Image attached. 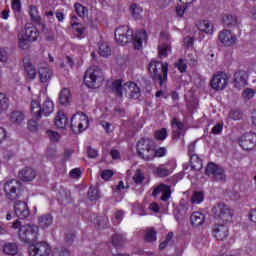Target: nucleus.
<instances>
[{
  "label": "nucleus",
  "mask_w": 256,
  "mask_h": 256,
  "mask_svg": "<svg viewBox=\"0 0 256 256\" xmlns=\"http://www.w3.org/2000/svg\"><path fill=\"white\" fill-rule=\"evenodd\" d=\"M115 39L119 45H127L129 41H133L134 49H141L143 41H147V32L139 31L133 36V31L129 26H120L115 30Z\"/></svg>",
  "instance_id": "f257e3e1"
},
{
  "label": "nucleus",
  "mask_w": 256,
  "mask_h": 256,
  "mask_svg": "<svg viewBox=\"0 0 256 256\" xmlns=\"http://www.w3.org/2000/svg\"><path fill=\"white\" fill-rule=\"evenodd\" d=\"M111 89L119 97H123V95H126L130 99H139L141 97V88L135 82H126L123 84V81L115 80L112 82Z\"/></svg>",
  "instance_id": "f03ea898"
},
{
  "label": "nucleus",
  "mask_w": 256,
  "mask_h": 256,
  "mask_svg": "<svg viewBox=\"0 0 256 256\" xmlns=\"http://www.w3.org/2000/svg\"><path fill=\"white\" fill-rule=\"evenodd\" d=\"M148 71L153 81H158L161 89H165V83H167V75L169 73V64L152 60L148 65Z\"/></svg>",
  "instance_id": "7ed1b4c3"
},
{
  "label": "nucleus",
  "mask_w": 256,
  "mask_h": 256,
  "mask_svg": "<svg viewBox=\"0 0 256 256\" xmlns=\"http://www.w3.org/2000/svg\"><path fill=\"white\" fill-rule=\"evenodd\" d=\"M13 229H19V237L24 243H33L37 241L39 227L35 224L22 225L21 221L16 220L12 224Z\"/></svg>",
  "instance_id": "20e7f679"
},
{
  "label": "nucleus",
  "mask_w": 256,
  "mask_h": 256,
  "mask_svg": "<svg viewBox=\"0 0 256 256\" xmlns=\"http://www.w3.org/2000/svg\"><path fill=\"white\" fill-rule=\"evenodd\" d=\"M39 37V31L37 28L31 24H27L24 30H21L18 35V47L23 50L29 49L33 41H37Z\"/></svg>",
  "instance_id": "39448f33"
},
{
  "label": "nucleus",
  "mask_w": 256,
  "mask_h": 256,
  "mask_svg": "<svg viewBox=\"0 0 256 256\" xmlns=\"http://www.w3.org/2000/svg\"><path fill=\"white\" fill-rule=\"evenodd\" d=\"M53 111H55V105L49 98H47L42 105L39 104V100L33 99L31 101V112L35 119H40L42 115L49 117Z\"/></svg>",
  "instance_id": "423d86ee"
},
{
  "label": "nucleus",
  "mask_w": 256,
  "mask_h": 256,
  "mask_svg": "<svg viewBox=\"0 0 256 256\" xmlns=\"http://www.w3.org/2000/svg\"><path fill=\"white\" fill-rule=\"evenodd\" d=\"M105 81V76L103 72L96 67L88 68L84 75V83L90 89H99L100 85H103Z\"/></svg>",
  "instance_id": "0eeeda50"
},
{
  "label": "nucleus",
  "mask_w": 256,
  "mask_h": 256,
  "mask_svg": "<svg viewBox=\"0 0 256 256\" xmlns=\"http://www.w3.org/2000/svg\"><path fill=\"white\" fill-rule=\"evenodd\" d=\"M212 215L218 221V223H231L235 212L229 206L224 203H219L212 208Z\"/></svg>",
  "instance_id": "6e6552de"
},
{
  "label": "nucleus",
  "mask_w": 256,
  "mask_h": 256,
  "mask_svg": "<svg viewBox=\"0 0 256 256\" xmlns=\"http://www.w3.org/2000/svg\"><path fill=\"white\" fill-rule=\"evenodd\" d=\"M21 187L22 184L17 179H11L4 183V193L7 199L10 201H17V199H21Z\"/></svg>",
  "instance_id": "1a4fd4ad"
},
{
  "label": "nucleus",
  "mask_w": 256,
  "mask_h": 256,
  "mask_svg": "<svg viewBox=\"0 0 256 256\" xmlns=\"http://www.w3.org/2000/svg\"><path fill=\"white\" fill-rule=\"evenodd\" d=\"M153 140L141 138L137 144V152L144 161H153Z\"/></svg>",
  "instance_id": "9d476101"
},
{
  "label": "nucleus",
  "mask_w": 256,
  "mask_h": 256,
  "mask_svg": "<svg viewBox=\"0 0 256 256\" xmlns=\"http://www.w3.org/2000/svg\"><path fill=\"white\" fill-rule=\"evenodd\" d=\"M70 127L75 135H79L89 127V118L83 112H79L72 116Z\"/></svg>",
  "instance_id": "9b49d317"
},
{
  "label": "nucleus",
  "mask_w": 256,
  "mask_h": 256,
  "mask_svg": "<svg viewBox=\"0 0 256 256\" xmlns=\"http://www.w3.org/2000/svg\"><path fill=\"white\" fill-rule=\"evenodd\" d=\"M206 175L212 177L214 181L225 182L227 181V175L225 174V169L223 167L210 162L206 167Z\"/></svg>",
  "instance_id": "f8f14e48"
},
{
  "label": "nucleus",
  "mask_w": 256,
  "mask_h": 256,
  "mask_svg": "<svg viewBox=\"0 0 256 256\" xmlns=\"http://www.w3.org/2000/svg\"><path fill=\"white\" fill-rule=\"evenodd\" d=\"M28 252L30 256H49L51 255V246L47 242H37L29 246Z\"/></svg>",
  "instance_id": "ddd939ff"
},
{
  "label": "nucleus",
  "mask_w": 256,
  "mask_h": 256,
  "mask_svg": "<svg viewBox=\"0 0 256 256\" xmlns=\"http://www.w3.org/2000/svg\"><path fill=\"white\" fill-rule=\"evenodd\" d=\"M210 85L214 91H223L229 85V77L227 74L220 72L213 76Z\"/></svg>",
  "instance_id": "4468645a"
},
{
  "label": "nucleus",
  "mask_w": 256,
  "mask_h": 256,
  "mask_svg": "<svg viewBox=\"0 0 256 256\" xmlns=\"http://www.w3.org/2000/svg\"><path fill=\"white\" fill-rule=\"evenodd\" d=\"M240 147L244 149V151H251V149H255L256 147V134L249 132L241 136L240 138Z\"/></svg>",
  "instance_id": "2eb2a0df"
},
{
  "label": "nucleus",
  "mask_w": 256,
  "mask_h": 256,
  "mask_svg": "<svg viewBox=\"0 0 256 256\" xmlns=\"http://www.w3.org/2000/svg\"><path fill=\"white\" fill-rule=\"evenodd\" d=\"M218 39L222 45H225V47H231L237 43V36H235V34H233L230 30L220 31Z\"/></svg>",
  "instance_id": "dca6fc26"
},
{
  "label": "nucleus",
  "mask_w": 256,
  "mask_h": 256,
  "mask_svg": "<svg viewBox=\"0 0 256 256\" xmlns=\"http://www.w3.org/2000/svg\"><path fill=\"white\" fill-rule=\"evenodd\" d=\"M212 235L217 241H225L229 237V228L224 224H215Z\"/></svg>",
  "instance_id": "f3484780"
},
{
  "label": "nucleus",
  "mask_w": 256,
  "mask_h": 256,
  "mask_svg": "<svg viewBox=\"0 0 256 256\" xmlns=\"http://www.w3.org/2000/svg\"><path fill=\"white\" fill-rule=\"evenodd\" d=\"M247 79H249V75L245 70H238L234 73L233 85L235 89H241L247 85Z\"/></svg>",
  "instance_id": "a211bd4d"
},
{
  "label": "nucleus",
  "mask_w": 256,
  "mask_h": 256,
  "mask_svg": "<svg viewBox=\"0 0 256 256\" xmlns=\"http://www.w3.org/2000/svg\"><path fill=\"white\" fill-rule=\"evenodd\" d=\"M14 211L18 219H27L30 215L29 206L23 201H16L14 203Z\"/></svg>",
  "instance_id": "6ab92c4d"
},
{
  "label": "nucleus",
  "mask_w": 256,
  "mask_h": 256,
  "mask_svg": "<svg viewBox=\"0 0 256 256\" xmlns=\"http://www.w3.org/2000/svg\"><path fill=\"white\" fill-rule=\"evenodd\" d=\"M153 197L157 195H162L160 197L161 201H169L171 199V187L166 184H160L152 192Z\"/></svg>",
  "instance_id": "aec40b11"
},
{
  "label": "nucleus",
  "mask_w": 256,
  "mask_h": 256,
  "mask_svg": "<svg viewBox=\"0 0 256 256\" xmlns=\"http://www.w3.org/2000/svg\"><path fill=\"white\" fill-rule=\"evenodd\" d=\"M38 73L41 83H49L53 75V72H51V69L49 68V65H47V63L39 64Z\"/></svg>",
  "instance_id": "412c9836"
},
{
  "label": "nucleus",
  "mask_w": 256,
  "mask_h": 256,
  "mask_svg": "<svg viewBox=\"0 0 256 256\" xmlns=\"http://www.w3.org/2000/svg\"><path fill=\"white\" fill-rule=\"evenodd\" d=\"M19 179L25 183H29L37 177V172L31 167H25L18 173Z\"/></svg>",
  "instance_id": "4be33fe9"
},
{
  "label": "nucleus",
  "mask_w": 256,
  "mask_h": 256,
  "mask_svg": "<svg viewBox=\"0 0 256 256\" xmlns=\"http://www.w3.org/2000/svg\"><path fill=\"white\" fill-rule=\"evenodd\" d=\"M198 31L206 33V35H213V24L208 20H201L196 24Z\"/></svg>",
  "instance_id": "5701e85b"
},
{
  "label": "nucleus",
  "mask_w": 256,
  "mask_h": 256,
  "mask_svg": "<svg viewBox=\"0 0 256 256\" xmlns=\"http://www.w3.org/2000/svg\"><path fill=\"white\" fill-rule=\"evenodd\" d=\"M67 123H69V119L63 111H58L57 116L55 118V125L58 129H65L67 127Z\"/></svg>",
  "instance_id": "b1692460"
},
{
  "label": "nucleus",
  "mask_w": 256,
  "mask_h": 256,
  "mask_svg": "<svg viewBox=\"0 0 256 256\" xmlns=\"http://www.w3.org/2000/svg\"><path fill=\"white\" fill-rule=\"evenodd\" d=\"M153 174L156 177H169L171 175V169L167 168L165 164H161L153 169Z\"/></svg>",
  "instance_id": "393cba45"
},
{
  "label": "nucleus",
  "mask_w": 256,
  "mask_h": 256,
  "mask_svg": "<svg viewBox=\"0 0 256 256\" xmlns=\"http://www.w3.org/2000/svg\"><path fill=\"white\" fill-rule=\"evenodd\" d=\"M59 102L61 105H69L71 103V90L63 88L59 94Z\"/></svg>",
  "instance_id": "a878e982"
},
{
  "label": "nucleus",
  "mask_w": 256,
  "mask_h": 256,
  "mask_svg": "<svg viewBox=\"0 0 256 256\" xmlns=\"http://www.w3.org/2000/svg\"><path fill=\"white\" fill-rule=\"evenodd\" d=\"M38 223L42 229H47L53 225V216L51 214H44L38 218Z\"/></svg>",
  "instance_id": "bb28decb"
},
{
  "label": "nucleus",
  "mask_w": 256,
  "mask_h": 256,
  "mask_svg": "<svg viewBox=\"0 0 256 256\" xmlns=\"http://www.w3.org/2000/svg\"><path fill=\"white\" fill-rule=\"evenodd\" d=\"M3 253L11 256L17 255V253H19V247L17 246V243H5L3 245Z\"/></svg>",
  "instance_id": "cd10ccee"
},
{
  "label": "nucleus",
  "mask_w": 256,
  "mask_h": 256,
  "mask_svg": "<svg viewBox=\"0 0 256 256\" xmlns=\"http://www.w3.org/2000/svg\"><path fill=\"white\" fill-rule=\"evenodd\" d=\"M10 121L13 125H21L25 121V114L21 111H14L10 114Z\"/></svg>",
  "instance_id": "c85d7f7f"
},
{
  "label": "nucleus",
  "mask_w": 256,
  "mask_h": 256,
  "mask_svg": "<svg viewBox=\"0 0 256 256\" xmlns=\"http://www.w3.org/2000/svg\"><path fill=\"white\" fill-rule=\"evenodd\" d=\"M190 221L194 227H199L205 223V216L200 212H194L190 216Z\"/></svg>",
  "instance_id": "c756f323"
},
{
  "label": "nucleus",
  "mask_w": 256,
  "mask_h": 256,
  "mask_svg": "<svg viewBox=\"0 0 256 256\" xmlns=\"http://www.w3.org/2000/svg\"><path fill=\"white\" fill-rule=\"evenodd\" d=\"M190 163L194 171H201V169H203V160H201L197 154H192L190 156Z\"/></svg>",
  "instance_id": "7c9ffc66"
},
{
  "label": "nucleus",
  "mask_w": 256,
  "mask_h": 256,
  "mask_svg": "<svg viewBox=\"0 0 256 256\" xmlns=\"http://www.w3.org/2000/svg\"><path fill=\"white\" fill-rule=\"evenodd\" d=\"M180 3H182V5H178L176 7V13L178 15V17H183V15H185V11L188 7V5H191V3H193V1L195 0H179Z\"/></svg>",
  "instance_id": "2f4dec72"
},
{
  "label": "nucleus",
  "mask_w": 256,
  "mask_h": 256,
  "mask_svg": "<svg viewBox=\"0 0 256 256\" xmlns=\"http://www.w3.org/2000/svg\"><path fill=\"white\" fill-rule=\"evenodd\" d=\"M24 67L27 79L32 81V79H35V77H37V69H35V66H33V64L26 63Z\"/></svg>",
  "instance_id": "473e14b6"
},
{
  "label": "nucleus",
  "mask_w": 256,
  "mask_h": 256,
  "mask_svg": "<svg viewBox=\"0 0 256 256\" xmlns=\"http://www.w3.org/2000/svg\"><path fill=\"white\" fill-rule=\"evenodd\" d=\"M222 21L226 27H235V25H237V16L233 14H225Z\"/></svg>",
  "instance_id": "72a5a7b5"
},
{
  "label": "nucleus",
  "mask_w": 256,
  "mask_h": 256,
  "mask_svg": "<svg viewBox=\"0 0 256 256\" xmlns=\"http://www.w3.org/2000/svg\"><path fill=\"white\" fill-rule=\"evenodd\" d=\"M171 53L170 44H162L158 47V55L160 59H165Z\"/></svg>",
  "instance_id": "f704fd0d"
},
{
  "label": "nucleus",
  "mask_w": 256,
  "mask_h": 256,
  "mask_svg": "<svg viewBox=\"0 0 256 256\" xmlns=\"http://www.w3.org/2000/svg\"><path fill=\"white\" fill-rule=\"evenodd\" d=\"M9 109V98L5 93H0V115Z\"/></svg>",
  "instance_id": "c9c22d12"
},
{
  "label": "nucleus",
  "mask_w": 256,
  "mask_h": 256,
  "mask_svg": "<svg viewBox=\"0 0 256 256\" xmlns=\"http://www.w3.org/2000/svg\"><path fill=\"white\" fill-rule=\"evenodd\" d=\"M111 243L114 247H121V245L125 243V236H123V234L120 233H115L112 236Z\"/></svg>",
  "instance_id": "e433bc0d"
},
{
  "label": "nucleus",
  "mask_w": 256,
  "mask_h": 256,
  "mask_svg": "<svg viewBox=\"0 0 256 256\" xmlns=\"http://www.w3.org/2000/svg\"><path fill=\"white\" fill-rule=\"evenodd\" d=\"M144 240L147 243H153V241H157V231H155L153 228L147 229Z\"/></svg>",
  "instance_id": "4c0bfd02"
},
{
  "label": "nucleus",
  "mask_w": 256,
  "mask_h": 256,
  "mask_svg": "<svg viewBox=\"0 0 256 256\" xmlns=\"http://www.w3.org/2000/svg\"><path fill=\"white\" fill-rule=\"evenodd\" d=\"M99 55L101 57H109V55H111V48L109 47V44L103 42L99 45Z\"/></svg>",
  "instance_id": "58836bf2"
},
{
  "label": "nucleus",
  "mask_w": 256,
  "mask_h": 256,
  "mask_svg": "<svg viewBox=\"0 0 256 256\" xmlns=\"http://www.w3.org/2000/svg\"><path fill=\"white\" fill-rule=\"evenodd\" d=\"M228 117L229 119H232V121H241V119H243V112L238 109H232L230 110Z\"/></svg>",
  "instance_id": "ea45409f"
},
{
  "label": "nucleus",
  "mask_w": 256,
  "mask_h": 256,
  "mask_svg": "<svg viewBox=\"0 0 256 256\" xmlns=\"http://www.w3.org/2000/svg\"><path fill=\"white\" fill-rule=\"evenodd\" d=\"M205 199V195H203V192H194L191 197V203L194 205H199V203H203V200Z\"/></svg>",
  "instance_id": "a19ab883"
},
{
  "label": "nucleus",
  "mask_w": 256,
  "mask_h": 256,
  "mask_svg": "<svg viewBox=\"0 0 256 256\" xmlns=\"http://www.w3.org/2000/svg\"><path fill=\"white\" fill-rule=\"evenodd\" d=\"M29 15L32 21H41V17L39 16V10H37V6H29Z\"/></svg>",
  "instance_id": "79ce46f5"
},
{
  "label": "nucleus",
  "mask_w": 256,
  "mask_h": 256,
  "mask_svg": "<svg viewBox=\"0 0 256 256\" xmlns=\"http://www.w3.org/2000/svg\"><path fill=\"white\" fill-rule=\"evenodd\" d=\"M88 197L90 201H97L101 195L99 194V190L95 187H90L88 190Z\"/></svg>",
  "instance_id": "37998d69"
},
{
  "label": "nucleus",
  "mask_w": 256,
  "mask_h": 256,
  "mask_svg": "<svg viewBox=\"0 0 256 256\" xmlns=\"http://www.w3.org/2000/svg\"><path fill=\"white\" fill-rule=\"evenodd\" d=\"M154 135L157 141H165L168 135L167 128H161L160 130H157Z\"/></svg>",
  "instance_id": "c03bdc74"
},
{
  "label": "nucleus",
  "mask_w": 256,
  "mask_h": 256,
  "mask_svg": "<svg viewBox=\"0 0 256 256\" xmlns=\"http://www.w3.org/2000/svg\"><path fill=\"white\" fill-rule=\"evenodd\" d=\"M74 7H75V11L79 17H85V15H87L88 10H87V8H85V6L81 5L80 3H76L74 5Z\"/></svg>",
  "instance_id": "a18cd8bd"
},
{
  "label": "nucleus",
  "mask_w": 256,
  "mask_h": 256,
  "mask_svg": "<svg viewBox=\"0 0 256 256\" xmlns=\"http://www.w3.org/2000/svg\"><path fill=\"white\" fill-rule=\"evenodd\" d=\"M133 181L137 185H141V183H143V181H145V174H143V172H141L140 169L136 170V173L133 176Z\"/></svg>",
  "instance_id": "49530a36"
},
{
  "label": "nucleus",
  "mask_w": 256,
  "mask_h": 256,
  "mask_svg": "<svg viewBox=\"0 0 256 256\" xmlns=\"http://www.w3.org/2000/svg\"><path fill=\"white\" fill-rule=\"evenodd\" d=\"M172 129H177V131H183L185 129V124L177 118H173L171 121Z\"/></svg>",
  "instance_id": "de8ad7c7"
},
{
  "label": "nucleus",
  "mask_w": 256,
  "mask_h": 256,
  "mask_svg": "<svg viewBox=\"0 0 256 256\" xmlns=\"http://www.w3.org/2000/svg\"><path fill=\"white\" fill-rule=\"evenodd\" d=\"M130 11L134 19H139V17H141V13L143 12V10H141V8H139L137 4H133L130 7Z\"/></svg>",
  "instance_id": "09e8293b"
},
{
  "label": "nucleus",
  "mask_w": 256,
  "mask_h": 256,
  "mask_svg": "<svg viewBox=\"0 0 256 256\" xmlns=\"http://www.w3.org/2000/svg\"><path fill=\"white\" fill-rule=\"evenodd\" d=\"M153 159H155V157H165V155H167V148L165 147H160L157 150H155V148H153Z\"/></svg>",
  "instance_id": "8fccbe9b"
},
{
  "label": "nucleus",
  "mask_w": 256,
  "mask_h": 256,
  "mask_svg": "<svg viewBox=\"0 0 256 256\" xmlns=\"http://www.w3.org/2000/svg\"><path fill=\"white\" fill-rule=\"evenodd\" d=\"M242 97L246 101H249V99H253V97H255V90L251 88H247L246 90L243 91Z\"/></svg>",
  "instance_id": "3c124183"
},
{
  "label": "nucleus",
  "mask_w": 256,
  "mask_h": 256,
  "mask_svg": "<svg viewBox=\"0 0 256 256\" xmlns=\"http://www.w3.org/2000/svg\"><path fill=\"white\" fill-rule=\"evenodd\" d=\"M47 136L50 139V141H53L54 143L59 141L61 139V135L59 133L53 131V130H47Z\"/></svg>",
  "instance_id": "603ef678"
},
{
  "label": "nucleus",
  "mask_w": 256,
  "mask_h": 256,
  "mask_svg": "<svg viewBox=\"0 0 256 256\" xmlns=\"http://www.w3.org/2000/svg\"><path fill=\"white\" fill-rule=\"evenodd\" d=\"M53 256H70L69 250L65 248H55Z\"/></svg>",
  "instance_id": "864d4df0"
},
{
  "label": "nucleus",
  "mask_w": 256,
  "mask_h": 256,
  "mask_svg": "<svg viewBox=\"0 0 256 256\" xmlns=\"http://www.w3.org/2000/svg\"><path fill=\"white\" fill-rule=\"evenodd\" d=\"M175 65L180 73H185V71H187V63H185V60L179 59Z\"/></svg>",
  "instance_id": "5fc2aeb1"
},
{
  "label": "nucleus",
  "mask_w": 256,
  "mask_h": 256,
  "mask_svg": "<svg viewBox=\"0 0 256 256\" xmlns=\"http://www.w3.org/2000/svg\"><path fill=\"white\" fill-rule=\"evenodd\" d=\"M12 9L14 13H21V0H12Z\"/></svg>",
  "instance_id": "6e6d98bb"
},
{
  "label": "nucleus",
  "mask_w": 256,
  "mask_h": 256,
  "mask_svg": "<svg viewBox=\"0 0 256 256\" xmlns=\"http://www.w3.org/2000/svg\"><path fill=\"white\" fill-rule=\"evenodd\" d=\"M7 59H9V54L7 53V50H5L4 48H0V62L7 63Z\"/></svg>",
  "instance_id": "4d7b16f0"
},
{
  "label": "nucleus",
  "mask_w": 256,
  "mask_h": 256,
  "mask_svg": "<svg viewBox=\"0 0 256 256\" xmlns=\"http://www.w3.org/2000/svg\"><path fill=\"white\" fill-rule=\"evenodd\" d=\"M125 215V212L123 210H119L115 213V221L114 223L119 224L121 221H123V216Z\"/></svg>",
  "instance_id": "13d9d810"
},
{
  "label": "nucleus",
  "mask_w": 256,
  "mask_h": 256,
  "mask_svg": "<svg viewBox=\"0 0 256 256\" xmlns=\"http://www.w3.org/2000/svg\"><path fill=\"white\" fill-rule=\"evenodd\" d=\"M101 177H102V179H104V181H109L110 177H113V171L104 170L101 173Z\"/></svg>",
  "instance_id": "bf43d9fd"
},
{
  "label": "nucleus",
  "mask_w": 256,
  "mask_h": 256,
  "mask_svg": "<svg viewBox=\"0 0 256 256\" xmlns=\"http://www.w3.org/2000/svg\"><path fill=\"white\" fill-rule=\"evenodd\" d=\"M39 124L35 120L28 121V129L30 131H37Z\"/></svg>",
  "instance_id": "052dcab7"
},
{
  "label": "nucleus",
  "mask_w": 256,
  "mask_h": 256,
  "mask_svg": "<svg viewBox=\"0 0 256 256\" xmlns=\"http://www.w3.org/2000/svg\"><path fill=\"white\" fill-rule=\"evenodd\" d=\"M70 177H72V179H77L81 177V169L79 168L72 169L70 171Z\"/></svg>",
  "instance_id": "680f3d73"
},
{
  "label": "nucleus",
  "mask_w": 256,
  "mask_h": 256,
  "mask_svg": "<svg viewBox=\"0 0 256 256\" xmlns=\"http://www.w3.org/2000/svg\"><path fill=\"white\" fill-rule=\"evenodd\" d=\"M221 131H223V126L221 124H216L213 128H212V133L214 135H219V133H221Z\"/></svg>",
  "instance_id": "e2e57ef3"
},
{
  "label": "nucleus",
  "mask_w": 256,
  "mask_h": 256,
  "mask_svg": "<svg viewBox=\"0 0 256 256\" xmlns=\"http://www.w3.org/2000/svg\"><path fill=\"white\" fill-rule=\"evenodd\" d=\"M97 155H98L97 150H95L91 147L88 148V157L90 159H95L97 157Z\"/></svg>",
  "instance_id": "0e129e2a"
},
{
  "label": "nucleus",
  "mask_w": 256,
  "mask_h": 256,
  "mask_svg": "<svg viewBox=\"0 0 256 256\" xmlns=\"http://www.w3.org/2000/svg\"><path fill=\"white\" fill-rule=\"evenodd\" d=\"M187 211H189V208L186 206H180L178 213L181 215V217H185V215L188 213Z\"/></svg>",
  "instance_id": "69168bd1"
},
{
  "label": "nucleus",
  "mask_w": 256,
  "mask_h": 256,
  "mask_svg": "<svg viewBox=\"0 0 256 256\" xmlns=\"http://www.w3.org/2000/svg\"><path fill=\"white\" fill-rule=\"evenodd\" d=\"M188 153L191 157V155H195V142L191 143L189 146H188Z\"/></svg>",
  "instance_id": "338daca9"
},
{
  "label": "nucleus",
  "mask_w": 256,
  "mask_h": 256,
  "mask_svg": "<svg viewBox=\"0 0 256 256\" xmlns=\"http://www.w3.org/2000/svg\"><path fill=\"white\" fill-rule=\"evenodd\" d=\"M110 155L112 159H119V157H121V154L118 152V150H111Z\"/></svg>",
  "instance_id": "774afa93"
}]
</instances>
